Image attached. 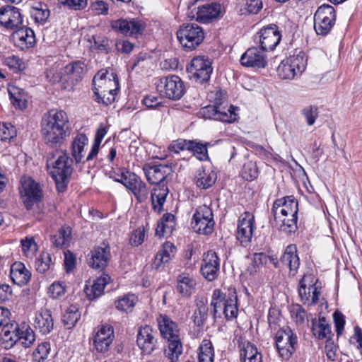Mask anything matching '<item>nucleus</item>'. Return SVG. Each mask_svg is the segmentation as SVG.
Returning <instances> with one entry per match:
<instances>
[{
	"label": "nucleus",
	"instance_id": "1",
	"mask_svg": "<svg viewBox=\"0 0 362 362\" xmlns=\"http://www.w3.org/2000/svg\"><path fill=\"white\" fill-rule=\"evenodd\" d=\"M298 201L293 196L276 199L272 207L274 226L286 235L295 233L298 228Z\"/></svg>",
	"mask_w": 362,
	"mask_h": 362
},
{
	"label": "nucleus",
	"instance_id": "2",
	"mask_svg": "<svg viewBox=\"0 0 362 362\" xmlns=\"http://www.w3.org/2000/svg\"><path fill=\"white\" fill-rule=\"evenodd\" d=\"M69 118L63 110H51L41 121V134L45 143L52 147L63 143L68 129Z\"/></svg>",
	"mask_w": 362,
	"mask_h": 362
},
{
	"label": "nucleus",
	"instance_id": "3",
	"mask_svg": "<svg viewBox=\"0 0 362 362\" xmlns=\"http://www.w3.org/2000/svg\"><path fill=\"white\" fill-rule=\"evenodd\" d=\"M48 173L54 180L59 192H64L74 170V160L66 151L54 150L47 156Z\"/></svg>",
	"mask_w": 362,
	"mask_h": 362
},
{
	"label": "nucleus",
	"instance_id": "4",
	"mask_svg": "<svg viewBox=\"0 0 362 362\" xmlns=\"http://www.w3.org/2000/svg\"><path fill=\"white\" fill-rule=\"evenodd\" d=\"M144 171L147 180L155 185L151 192V204L155 211L160 212L168 194V187L165 183V180L172 173L171 168L163 165H145Z\"/></svg>",
	"mask_w": 362,
	"mask_h": 362
},
{
	"label": "nucleus",
	"instance_id": "5",
	"mask_svg": "<svg viewBox=\"0 0 362 362\" xmlns=\"http://www.w3.org/2000/svg\"><path fill=\"white\" fill-rule=\"evenodd\" d=\"M35 341V334L28 325H19L16 322L4 326L1 329V345L10 349L19 341L25 348L31 346Z\"/></svg>",
	"mask_w": 362,
	"mask_h": 362
},
{
	"label": "nucleus",
	"instance_id": "6",
	"mask_svg": "<svg viewBox=\"0 0 362 362\" xmlns=\"http://www.w3.org/2000/svg\"><path fill=\"white\" fill-rule=\"evenodd\" d=\"M211 315L216 319L219 311L223 308V314L228 320L237 317L238 314V297L234 288H229L228 292L223 293L220 289L213 291L211 304Z\"/></svg>",
	"mask_w": 362,
	"mask_h": 362
},
{
	"label": "nucleus",
	"instance_id": "7",
	"mask_svg": "<svg viewBox=\"0 0 362 362\" xmlns=\"http://www.w3.org/2000/svg\"><path fill=\"white\" fill-rule=\"evenodd\" d=\"M115 181L122 183L136 197L139 202H143L148 199V189L144 182L136 175L125 169L120 170L114 177Z\"/></svg>",
	"mask_w": 362,
	"mask_h": 362
},
{
	"label": "nucleus",
	"instance_id": "8",
	"mask_svg": "<svg viewBox=\"0 0 362 362\" xmlns=\"http://www.w3.org/2000/svg\"><path fill=\"white\" fill-rule=\"evenodd\" d=\"M177 37L185 51H192L203 42L204 33L197 23H187L180 27L177 31Z\"/></svg>",
	"mask_w": 362,
	"mask_h": 362
},
{
	"label": "nucleus",
	"instance_id": "9",
	"mask_svg": "<svg viewBox=\"0 0 362 362\" xmlns=\"http://www.w3.org/2000/svg\"><path fill=\"white\" fill-rule=\"evenodd\" d=\"M307 66V59L303 52L290 56L279 64L277 71L283 79H293L300 75Z\"/></svg>",
	"mask_w": 362,
	"mask_h": 362
},
{
	"label": "nucleus",
	"instance_id": "10",
	"mask_svg": "<svg viewBox=\"0 0 362 362\" xmlns=\"http://www.w3.org/2000/svg\"><path fill=\"white\" fill-rule=\"evenodd\" d=\"M156 89L167 98L177 100L185 93V85L181 78L175 75L160 78L156 83Z\"/></svg>",
	"mask_w": 362,
	"mask_h": 362
},
{
	"label": "nucleus",
	"instance_id": "11",
	"mask_svg": "<svg viewBox=\"0 0 362 362\" xmlns=\"http://www.w3.org/2000/svg\"><path fill=\"white\" fill-rule=\"evenodd\" d=\"M192 227L197 233L208 235L213 232L214 228V214L207 205L197 208L192 220Z\"/></svg>",
	"mask_w": 362,
	"mask_h": 362
},
{
	"label": "nucleus",
	"instance_id": "12",
	"mask_svg": "<svg viewBox=\"0 0 362 362\" xmlns=\"http://www.w3.org/2000/svg\"><path fill=\"white\" fill-rule=\"evenodd\" d=\"M336 20L333 6L324 4L320 6L314 16V28L317 35H326L332 30Z\"/></svg>",
	"mask_w": 362,
	"mask_h": 362
},
{
	"label": "nucleus",
	"instance_id": "13",
	"mask_svg": "<svg viewBox=\"0 0 362 362\" xmlns=\"http://www.w3.org/2000/svg\"><path fill=\"white\" fill-rule=\"evenodd\" d=\"M276 346L283 359H289L295 351L297 337L289 327L281 328L276 334Z\"/></svg>",
	"mask_w": 362,
	"mask_h": 362
},
{
	"label": "nucleus",
	"instance_id": "14",
	"mask_svg": "<svg viewBox=\"0 0 362 362\" xmlns=\"http://www.w3.org/2000/svg\"><path fill=\"white\" fill-rule=\"evenodd\" d=\"M189 76L196 82L203 83L209 80L213 69L210 59L204 56L194 57L187 69Z\"/></svg>",
	"mask_w": 362,
	"mask_h": 362
},
{
	"label": "nucleus",
	"instance_id": "15",
	"mask_svg": "<svg viewBox=\"0 0 362 362\" xmlns=\"http://www.w3.org/2000/svg\"><path fill=\"white\" fill-rule=\"evenodd\" d=\"M221 103L216 102V105H209L202 107L200 114L205 119H214L223 122L231 123L237 119L236 107L229 105V107H221Z\"/></svg>",
	"mask_w": 362,
	"mask_h": 362
},
{
	"label": "nucleus",
	"instance_id": "16",
	"mask_svg": "<svg viewBox=\"0 0 362 362\" xmlns=\"http://www.w3.org/2000/svg\"><path fill=\"white\" fill-rule=\"evenodd\" d=\"M93 90L94 95L107 92H117L119 90V79L117 74L105 70L99 71L94 76Z\"/></svg>",
	"mask_w": 362,
	"mask_h": 362
},
{
	"label": "nucleus",
	"instance_id": "17",
	"mask_svg": "<svg viewBox=\"0 0 362 362\" xmlns=\"http://www.w3.org/2000/svg\"><path fill=\"white\" fill-rule=\"evenodd\" d=\"M315 284L316 281L312 274H305L300 280L298 294L303 304L312 305L317 303L320 292Z\"/></svg>",
	"mask_w": 362,
	"mask_h": 362
},
{
	"label": "nucleus",
	"instance_id": "18",
	"mask_svg": "<svg viewBox=\"0 0 362 362\" xmlns=\"http://www.w3.org/2000/svg\"><path fill=\"white\" fill-rule=\"evenodd\" d=\"M255 228V217L252 214L245 212L239 217L237 239L243 246L247 247L251 243Z\"/></svg>",
	"mask_w": 362,
	"mask_h": 362
},
{
	"label": "nucleus",
	"instance_id": "19",
	"mask_svg": "<svg viewBox=\"0 0 362 362\" xmlns=\"http://www.w3.org/2000/svg\"><path fill=\"white\" fill-rule=\"evenodd\" d=\"M255 37L256 40H258L262 49L272 51L279 43L281 35L276 25H270L262 28Z\"/></svg>",
	"mask_w": 362,
	"mask_h": 362
},
{
	"label": "nucleus",
	"instance_id": "20",
	"mask_svg": "<svg viewBox=\"0 0 362 362\" xmlns=\"http://www.w3.org/2000/svg\"><path fill=\"white\" fill-rule=\"evenodd\" d=\"M157 332L151 326L141 327L137 333L136 343L139 348L145 354H151L157 349Z\"/></svg>",
	"mask_w": 362,
	"mask_h": 362
},
{
	"label": "nucleus",
	"instance_id": "21",
	"mask_svg": "<svg viewBox=\"0 0 362 362\" xmlns=\"http://www.w3.org/2000/svg\"><path fill=\"white\" fill-rule=\"evenodd\" d=\"M21 193L24 198L25 207L29 209L34 203L40 201L42 194L40 185L30 177L21 180Z\"/></svg>",
	"mask_w": 362,
	"mask_h": 362
},
{
	"label": "nucleus",
	"instance_id": "22",
	"mask_svg": "<svg viewBox=\"0 0 362 362\" xmlns=\"http://www.w3.org/2000/svg\"><path fill=\"white\" fill-rule=\"evenodd\" d=\"M220 267V259L217 254L212 250L204 253L201 267V272L203 276L211 281L218 276Z\"/></svg>",
	"mask_w": 362,
	"mask_h": 362
},
{
	"label": "nucleus",
	"instance_id": "23",
	"mask_svg": "<svg viewBox=\"0 0 362 362\" xmlns=\"http://www.w3.org/2000/svg\"><path fill=\"white\" fill-rule=\"evenodd\" d=\"M23 16L16 7L6 6L0 8V25L7 29L13 30L20 28Z\"/></svg>",
	"mask_w": 362,
	"mask_h": 362
},
{
	"label": "nucleus",
	"instance_id": "24",
	"mask_svg": "<svg viewBox=\"0 0 362 362\" xmlns=\"http://www.w3.org/2000/svg\"><path fill=\"white\" fill-rule=\"evenodd\" d=\"M240 64L246 67L264 68L267 64V56L263 49L257 47H251L240 57Z\"/></svg>",
	"mask_w": 362,
	"mask_h": 362
},
{
	"label": "nucleus",
	"instance_id": "25",
	"mask_svg": "<svg viewBox=\"0 0 362 362\" xmlns=\"http://www.w3.org/2000/svg\"><path fill=\"white\" fill-rule=\"evenodd\" d=\"M111 28L127 36H135L144 30V25L141 21L136 19H119L111 23Z\"/></svg>",
	"mask_w": 362,
	"mask_h": 362
},
{
	"label": "nucleus",
	"instance_id": "26",
	"mask_svg": "<svg viewBox=\"0 0 362 362\" xmlns=\"http://www.w3.org/2000/svg\"><path fill=\"white\" fill-rule=\"evenodd\" d=\"M113 339V327L110 325H102L94 336V347L98 352H106L108 351Z\"/></svg>",
	"mask_w": 362,
	"mask_h": 362
},
{
	"label": "nucleus",
	"instance_id": "27",
	"mask_svg": "<svg viewBox=\"0 0 362 362\" xmlns=\"http://www.w3.org/2000/svg\"><path fill=\"white\" fill-rule=\"evenodd\" d=\"M110 257V246L103 243L100 245L94 247L91 250L88 264L92 268L103 269L107 266Z\"/></svg>",
	"mask_w": 362,
	"mask_h": 362
},
{
	"label": "nucleus",
	"instance_id": "28",
	"mask_svg": "<svg viewBox=\"0 0 362 362\" xmlns=\"http://www.w3.org/2000/svg\"><path fill=\"white\" fill-rule=\"evenodd\" d=\"M35 329L42 334H47L54 328V320L52 313L49 309L38 310L33 320Z\"/></svg>",
	"mask_w": 362,
	"mask_h": 362
},
{
	"label": "nucleus",
	"instance_id": "29",
	"mask_svg": "<svg viewBox=\"0 0 362 362\" xmlns=\"http://www.w3.org/2000/svg\"><path fill=\"white\" fill-rule=\"evenodd\" d=\"M88 139L85 134L79 133L74 137L71 144V153L76 164L86 162L85 153Z\"/></svg>",
	"mask_w": 362,
	"mask_h": 362
},
{
	"label": "nucleus",
	"instance_id": "30",
	"mask_svg": "<svg viewBox=\"0 0 362 362\" xmlns=\"http://www.w3.org/2000/svg\"><path fill=\"white\" fill-rule=\"evenodd\" d=\"M281 262L283 265L289 269L290 275L295 276L300 266V259L297 254V247L296 245H289L286 247Z\"/></svg>",
	"mask_w": 362,
	"mask_h": 362
},
{
	"label": "nucleus",
	"instance_id": "31",
	"mask_svg": "<svg viewBox=\"0 0 362 362\" xmlns=\"http://www.w3.org/2000/svg\"><path fill=\"white\" fill-rule=\"evenodd\" d=\"M10 276L12 281L18 286L26 284L30 277V272L21 262H14L11 267Z\"/></svg>",
	"mask_w": 362,
	"mask_h": 362
},
{
	"label": "nucleus",
	"instance_id": "32",
	"mask_svg": "<svg viewBox=\"0 0 362 362\" xmlns=\"http://www.w3.org/2000/svg\"><path fill=\"white\" fill-rule=\"evenodd\" d=\"M158 323L161 335L168 339H177L179 337L177 325L168 316L160 315L158 318Z\"/></svg>",
	"mask_w": 362,
	"mask_h": 362
},
{
	"label": "nucleus",
	"instance_id": "33",
	"mask_svg": "<svg viewBox=\"0 0 362 362\" xmlns=\"http://www.w3.org/2000/svg\"><path fill=\"white\" fill-rule=\"evenodd\" d=\"M221 11V6L216 3L206 4L198 7L197 21L201 23L209 21L218 17Z\"/></svg>",
	"mask_w": 362,
	"mask_h": 362
},
{
	"label": "nucleus",
	"instance_id": "34",
	"mask_svg": "<svg viewBox=\"0 0 362 362\" xmlns=\"http://www.w3.org/2000/svg\"><path fill=\"white\" fill-rule=\"evenodd\" d=\"M176 252V247L172 243H165L154 258L153 267L158 269L162 264L168 263L175 256Z\"/></svg>",
	"mask_w": 362,
	"mask_h": 362
},
{
	"label": "nucleus",
	"instance_id": "35",
	"mask_svg": "<svg viewBox=\"0 0 362 362\" xmlns=\"http://www.w3.org/2000/svg\"><path fill=\"white\" fill-rule=\"evenodd\" d=\"M197 282L189 274H181L177 279V290L184 296H189L195 291Z\"/></svg>",
	"mask_w": 362,
	"mask_h": 362
},
{
	"label": "nucleus",
	"instance_id": "36",
	"mask_svg": "<svg viewBox=\"0 0 362 362\" xmlns=\"http://www.w3.org/2000/svg\"><path fill=\"white\" fill-rule=\"evenodd\" d=\"M241 362H262V354L255 345L249 341L243 342L240 349Z\"/></svg>",
	"mask_w": 362,
	"mask_h": 362
},
{
	"label": "nucleus",
	"instance_id": "37",
	"mask_svg": "<svg viewBox=\"0 0 362 362\" xmlns=\"http://www.w3.org/2000/svg\"><path fill=\"white\" fill-rule=\"evenodd\" d=\"M86 71L87 67L83 62L75 61L68 64L64 67V72L69 76V79L77 83L83 78Z\"/></svg>",
	"mask_w": 362,
	"mask_h": 362
},
{
	"label": "nucleus",
	"instance_id": "38",
	"mask_svg": "<svg viewBox=\"0 0 362 362\" xmlns=\"http://www.w3.org/2000/svg\"><path fill=\"white\" fill-rule=\"evenodd\" d=\"M110 277L105 274L97 278L93 285L88 288L86 287L85 292L90 300H94L103 293L105 286L109 283Z\"/></svg>",
	"mask_w": 362,
	"mask_h": 362
},
{
	"label": "nucleus",
	"instance_id": "39",
	"mask_svg": "<svg viewBox=\"0 0 362 362\" xmlns=\"http://www.w3.org/2000/svg\"><path fill=\"white\" fill-rule=\"evenodd\" d=\"M163 352L169 362H178L180 356L182 354V344L180 338L168 339V345Z\"/></svg>",
	"mask_w": 362,
	"mask_h": 362
},
{
	"label": "nucleus",
	"instance_id": "40",
	"mask_svg": "<svg viewBox=\"0 0 362 362\" xmlns=\"http://www.w3.org/2000/svg\"><path fill=\"white\" fill-rule=\"evenodd\" d=\"M8 92L13 105L20 110L27 107V94L25 91L16 86H9Z\"/></svg>",
	"mask_w": 362,
	"mask_h": 362
},
{
	"label": "nucleus",
	"instance_id": "41",
	"mask_svg": "<svg viewBox=\"0 0 362 362\" xmlns=\"http://www.w3.org/2000/svg\"><path fill=\"white\" fill-rule=\"evenodd\" d=\"M175 226V216L170 213L165 214L158 221L156 235L160 238L165 235H170Z\"/></svg>",
	"mask_w": 362,
	"mask_h": 362
},
{
	"label": "nucleus",
	"instance_id": "42",
	"mask_svg": "<svg viewBox=\"0 0 362 362\" xmlns=\"http://www.w3.org/2000/svg\"><path fill=\"white\" fill-rule=\"evenodd\" d=\"M30 15L36 24L43 25L48 20L50 11L47 4L37 3L32 7Z\"/></svg>",
	"mask_w": 362,
	"mask_h": 362
},
{
	"label": "nucleus",
	"instance_id": "43",
	"mask_svg": "<svg viewBox=\"0 0 362 362\" xmlns=\"http://www.w3.org/2000/svg\"><path fill=\"white\" fill-rule=\"evenodd\" d=\"M71 227L64 226L56 235L52 236L51 241L56 247H66L71 239Z\"/></svg>",
	"mask_w": 362,
	"mask_h": 362
},
{
	"label": "nucleus",
	"instance_id": "44",
	"mask_svg": "<svg viewBox=\"0 0 362 362\" xmlns=\"http://www.w3.org/2000/svg\"><path fill=\"white\" fill-rule=\"evenodd\" d=\"M214 349L210 339H204L198 348V362H214Z\"/></svg>",
	"mask_w": 362,
	"mask_h": 362
},
{
	"label": "nucleus",
	"instance_id": "45",
	"mask_svg": "<svg viewBox=\"0 0 362 362\" xmlns=\"http://www.w3.org/2000/svg\"><path fill=\"white\" fill-rule=\"evenodd\" d=\"M216 180V175L214 172L203 170L199 172L195 177V183L198 187L202 189L211 187Z\"/></svg>",
	"mask_w": 362,
	"mask_h": 362
},
{
	"label": "nucleus",
	"instance_id": "46",
	"mask_svg": "<svg viewBox=\"0 0 362 362\" xmlns=\"http://www.w3.org/2000/svg\"><path fill=\"white\" fill-rule=\"evenodd\" d=\"M208 143H202L195 140H189L187 150L192 151L200 160H206L209 158Z\"/></svg>",
	"mask_w": 362,
	"mask_h": 362
},
{
	"label": "nucleus",
	"instance_id": "47",
	"mask_svg": "<svg viewBox=\"0 0 362 362\" xmlns=\"http://www.w3.org/2000/svg\"><path fill=\"white\" fill-rule=\"evenodd\" d=\"M15 37L18 39L26 47H32L35 42L34 31L28 27H22L18 29L15 33Z\"/></svg>",
	"mask_w": 362,
	"mask_h": 362
},
{
	"label": "nucleus",
	"instance_id": "48",
	"mask_svg": "<svg viewBox=\"0 0 362 362\" xmlns=\"http://www.w3.org/2000/svg\"><path fill=\"white\" fill-rule=\"evenodd\" d=\"M106 134V127L103 125H100L95 133L94 141L92 144L90 151L86 156V160H91L98 155L100 145Z\"/></svg>",
	"mask_w": 362,
	"mask_h": 362
},
{
	"label": "nucleus",
	"instance_id": "49",
	"mask_svg": "<svg viewBox=\"0 0 362 362\" xmlns=\"http://www.w3.org/2000/svg\"><path fill=\"white\" fill-rule=\"evenodd\" d=\"M80 316L81 313L78 307L76 305H71L66 309L63 315L62 321L68 329H71L75 326L76 323L80 318Z\"/></svg>",
	"mask_w": 362,
	"mask_h": 362
},
{
	"label": "nucleus",
	"instance_id": "50",
	"mask_svg": "<svg viewBox=\"0 0 362 362\" xmlns=\"http://www.w3.org/2000/svg\"><path fill=\"white\" fill-rule=\"evenodd\" d=\"M137 297L132 293H128L115 301V307L123 312L132 311L137 302Z\"/></svg>",
	"mask_w": 362,
	"mask_h": 362
},
{
	"label": "nucleus",
	"instance_id": "51",
	"mask_svg": "<svg viewBox=\"0 0 362 362\" xmlns=\"http://www.w3.org/2000/svg\"><path fill=\"white\" fill-rule=\"evenodd\" d=\"M197 308L192 315V320L197 327H202L208 316V307L203 302L200 301L197 304Z\"/></svg>",
	"mask_w": 362,
	"mask_h": 362
},
{
	"label": "nucleus",
	"instance_id": "52",
	"mask_svg": "<svg viewBox=\"0 0 362 362\" xmlns=\"http://www.w3.org/2000/svg\"><path fill=\"white\" fill-rule=\"evenodd\" d=\"M272 258L263 252L255 253L251 264L248 267L247 271L250 274L253 275L257 273V269L264 264H267L268 261H271Z\"/></svg>",
	"mask_w": 362,
	"mask_h": 362
},
{
	"label": "nucleus",
	"instance_id": "53",
	"mask_svg": "<svg viewBox=\"0 0 362 362\" xmlns=\"http://www.w3.org/2000/svg\"><path fill=\"white\" fill-rule=\"evenodd\" d=\"M21 245L22 252L27 257L33 258L35 255L38 247L33 237L28 236L21 239Z\"/></svg>",
	"mask_w": 362,
	"mask_h": 362
},
{
	"label": "nucleus",
	"instance_id": "54",
	"mask_svg": "<svg viewBox=\"0 0 362 362\" xmlns=\"http://www.w3.org/2000/svg\"><path fill=\"white\" fill-rule=\"evenodd\" d=\"M53 263L51 255L47 252H42L35 260V269L40 273H45L51 269Z\"/></svg>",
	"mask_w": 362,
	"mask_h": 362
},
{
	"label": "nucleus",
	"instance_id": "55",
	"mask_svg": "<svg viewBox=\"0 0 362 362\" xmlns=\"http://www.w3.org/2000/svg\"><path fill=\"white\" fill-rule=\"evenodd\" d=\"M262 6V0H243L240 11L242 14H257Z\"/></svg>",
	"mask_w": 362,
	"mask_h": 362
},
{
	"label": "nucleus",
	"instance_id": "56",
	"mask_svg": "<svg viewBox=\"0 0 362 362\" xmlns=\"http://www.w3.org/2000/svg\"><path fill=\"white\" fill-rule=\"evenodd\" d=\"M50 351V344L45 341L38 345L36 349L33 351V356L34 360L37 362H41L47 358Z\"/></svg>",
	"mask_w": 362,
	"mask_h": 362
},
{
	"label": "nucleus",
	"instance_id": "57",
	"mask_svg": "<svg viewBox=\"0 0 362 362\" xmlns=\"http://www.w3.org/2000/svg\"><path fill=\"white\" fill-rule=\"evenodd\" d=\"M300 112L305 119L306 123L308 126L313 125L318 117L317 108L313 105L305 107L301 110Z\"/></svg>",
	"mask_w": 362,
	"mask_h": 362
},
{
	"label": "nucleus",
	"instance_id": "58",
	"mask_svg": "<svg viewBox=\"0 0 362 362\" xmlns=\"http://www.w3.org/2000/svg\"><path fill=\"white\" fill-rule=\"evenodd\" d=\"M92 39L93 40V47L94 49L99 52L105 53H107L110 51V40L107 37L104 36L93 35Z\"/></svg>",
	"mask_w": 362,
	"mask_h": 362
},
{
	"label": "nucleus",
	"instance_id": "59",
	"mask_svg": "<svg viewBox=\"0 0 362 362\" xmlns=\"http://www.w3.org/2000/svg\"><path fill=\"white\" fill-rule=\"evenodd\" d=\"M258 174L255 163L250 161L243 165L242 175L246 180H252L257 177Z\"/></svg>",
	"mask_w": 362,
	"mask_h": 362
},
{
	"label": "nucleus",
	"instance_id": "60",
	"mask_svg": "<svg viewBox=\"0 0 362 362\" xmlns=\"http://www.w3.org/2000/svg\"><path fill=\"white\" fill-rule=\"evenodd\" d=\"M292 318L297 324H302L306 320V312L304 308L298 305H293L291 309Z\"/></svg>",
	"mask_w": 362,
	"mask_h": 362
},
{
	"label": "nucleus",
	"instance_id": "61",
	"mask_svg": "<svg viewBox=\"0 0 362 362\" xmlns=\"http://www.w3.org/2000/svg\"><path fill=\"white\" fill-rule=\"evenodd\" d=\"M16 134V130L11 124L0 122V140L6 141L13 138Z\"/></svg>",
	"mask_w": 362,
	"mask_h": 362
},
{
	"label": "nucleus",
	"instance_id": "62",
	"mask_svg": "<svg viewBox=\"0 0 362 362\" xmlns=\"http://www.w3.org/2000/svg\"><path fill=\"white\" fill-rule=\"evenodd\" d=\"M144 238L145 230L139 227L132 233L129 243L132 246L137 247L143 243Z\"/></svg>",
	"mask_w": 362,
	"mask_h": 362
},
{
	"label": "nucleus",
	"instance_id": "63",
	"mask_svg": "<svg viewBox=\"0 0 362 362\" xmlns=\"http://www.w3.org/2000/svg\"><path fill=\"white\" fill-rule=\"evenodd\" d=\"M4 64L8 66L10 69L17 71L21 69L22 63L20 58L15 55L6 57L4 60Z\"/></svg>",
	"mask_w": 362,
	"mask_h": 362
},
{
	"label": "nucleus",
	"instance_id": "64",
	"mask_svg": "<svg viewBox=\"0 0 362 362\" xmlns=\"http://www.w3.org/2000/svg\"><path fill=\"white\" fill-rule=\"evenodd\" d=\"M48 292L52 298H58L64 295L65 288L62 283L54 282L49 286Z\"/></svg>",
	"mask_w": 362,
	"mask_h": 362
}]
</instances>
